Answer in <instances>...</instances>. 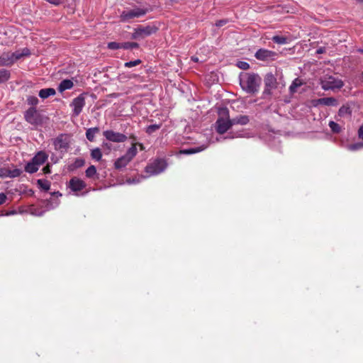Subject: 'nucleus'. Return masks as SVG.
I'll return each instance as SVG.
<instances>
[{"label":"nucleus","mask_w":363,"mask_h":363,"mask_svg":"<svg viewBox=\"0 0 363 363\" xmlns=\"http://www.w3.org/2000/svg\"><path fill=\"white\" fill-rule=\"evenodd\" d=\"M240 85L243 91L255 94L259 90L262 78L255 73L242 72L239 76Z\"/></svg>","instance_id":"1"},{"label":"nucleus","mask_w":363,"mask_h":363,"mask_svg":"<svg viewBox=\"0 0 363 363\" xmlns=\"http://www.w3.org/2000/svg\"><path fill=\"white\" fill-rule=\"evenodd\" d=\"M30 54V50L28 48L16 50L14 52H3L0 56V66H11L18 60L28 56Z\"/></svg>","instance_id":"2"},{"label":"nucleus","mask_w":363,"mask_h":363,"mask_svg":"<svg viewBox=\"0 0 363 363\" xmlns=\"http://www.w3.org/2000/svg\"><path fill=\"white\" fill-rule=\"evenodd\" d=\"M149 9L146 7H134L127 9L121 12L120 15L121 21L128 22L131 19L138 18L144 16Z\"/></svg>","instance_id":"3"},{"label":"nucleus","mask_w":363,"mask_h":363,"mask_svg":"<svg viewBox=\"0 0 363 363\" xmlns=\"http://www.w3.org/2000/svg\"><path fill=\"white\" fill-rule=\"evenodd\" d=\"M138 153L136 144H133L132 146L127 150L125 154L121 157L118 158L114 162V167L117 169H121L125 167L128 163L135 157Z\"/></svg>","instance_id":"4"},{"label":"nucleus","mask_w":363,"mask_h":363,"mask_svg":"<svg viewBox=\"0 0 363 363\" xmlns=\"http://www.w3.org/2000/svg\"><path fill=\"white\" fill-rule=\"evenodd\" d=\"M320 84L322 89L325 91L340 89L344 85L343 82L341 79H337L333 76L324 77L320 80Z\"/></svg>","instance_id":"5"},{"label":"nucleus","mask_w":363,"mask_h":363,"mask_svg":"<svg viewBox=\"0 0 363 363\" xmlns=\"http://www.w3.org/2000/svg\"><path fill=\"white\" fill-rule=\"evenodd\" d=\"M157 28L154 26H140L134 29L132 38L141 40L156 33Z\"/></svg>","instance_id":"6"},{"label":"nucleus","mask_w":363,"mask_h":363,"mask_svg":"<svg viewBox=\"0 0 363 363\" xmlns=\"http://www.w3.org/2000/svg\"><path fill=\"white\" fill-rule=\"evenodd\" d=\"M167 167V163L164 160L157 159L147 164L145 167V172L149 176L156 175L162 172Z\"/></svg>","instance_id":"7"},{"label":"nucleus","mask_w":363,"mask_h":363,"mask_svg":"<svg viewBox=\"0 0 363 363\" xmlns=\"http://www.w3.org/2000/svg\"><path fill=\"white\" fill-rule=\"evenodd\" d=\"M85 106V94H81L77 97L74 98L70 104L72 107V115L78 116L82 111Z\"/></svg>","instance_id":"8"},{"label":"nucleus","mask_w":363,"mask_h":363,"mask_svg":"<svg viewBox=\"0 0 363 363\" xmlns=\"http://www.w3.org/2000/svg\"><path fill=\"white\" fill-rule=\"evenodd\" d=\"M69 136L66 134H61L53 140L55 149L61 152L67 151L69 148Z\"/></svg>","instance_id":"9"},{"label":"nucleus","mask_w":363,"mask_h":363,"mask_svg":"<svg viewBox=\"0 0 363 363\" xmlns=\"http://www.w3.org/2000/svg\"><path fill=\"white\" fill-rule=\"evenodd\" d=\"M106 140L113 143H123L127 140V136L123 133L114 132L113 130H105L103 133Z\"/></svg>","instance_id":"10"},{"label":"nucleus","mask_w":363,"mask_h":363,"mask_svg":"<svg viewBox=\"0 0 363 363\" xmlns=\"http://www.w3.org/2000/svg\"><path fill=\"white\" fill-rule=\"evenodd\" d=\"M277 87V79L272 74H267L264 77V89L263 91L264 95H270L272 90Z\"/></svg>","instance_id":"11"},{"label":"nucleus","mask_w":363,"mask_h":363,"mask_svg":"<svg viewBox=\"0 0 363 363\" xmlns=\"http://www.w3.org/2000/svg\"><path fill=\"white\" fill-rule=\"evenodd\" d=\"M216 131L219 134H223L233 126V123L231 119L219 118L216 122Z\"/></svg>","instance_id":"12"},{"label":"nucleus","mask_w":363,"mask_h":363,"mask_svg":"<svg viewBox=\"0 0 363 363\" xmlns=\"http://www.w3.org/2000/svg\"><path fill=\"white\" fill-rule=\"evenodd\" d=\"M24 118L28 123L32 125L38 124L40 121V116L34 107L28 108L25 112Z\"/></svg>","instance_id":"13"},{"label":"nucleus","mask_w":363,"mask_h":363,"mask_svg":"<svg viewBox=\"0 0 363 363\" xmlns=\"http://www.w3.org/2000/svg\"><path fill=\"white\" fill-rule=\"evenodd\" d=\"M275 55L274 52L264 49L258 50L255 55V57L259 60H273Z\"/></svg>","instance_id":"14"},{"label":"nucleus","mask_w":363,"mask_h":363,"mask_svg":"<svg viewBox=\"0 0 363 363\" xmlns=\"http://www.w3.org/2000/svg\"><path fill=\"white\" fill-rule=\"evenodd\" d=\"M68 186L72 191L77 192L82 190L86 186V184L82 180L73 177L70 179Z\"/></svg>","instance_id":"15"},{"label":"nucleus","mask_w":363,"mask_h":363,"mask_svg":"<svg viewBox=\"0 0 363 363\" xmlns=\"http://www.w3.org/2000/svg\"><path fill=\"white\" fill-rule=\"evenodd\" d=\"M48 160V155L44 152H38L35 157L32 159V161L38 167L42 165Z\"/></svg>","instance_id":"16"},{"label":"nucleus","mask_w":363,"mask_h":363,"mask_svg":"<svg viewBox=\"0 0 363 363\" xmlns=\"http://www.w3.org/2000/svg\"><path fill=\"white\" fill-rule=\"evenodd\" d=\"M317 104L336 106L337 105V101L333 97L320 98L317 100Z\"/></svg>","instance_id":"17"},{"label":"nucleus","mask_w":363,"mask_h":363,"mask_svg":"<svg viewBox=\"0 0 363 363\" xmlns=\"http://www.w3.org/2000/svg\"><path fill=\"white\" fill-rule=\"evenodd\" d=\"M249 121V117L246 115H240L231 119V123H233V125L236 124L244 125L247 124Z\"/></svg>","instance_id":"18"},{"label":"nucleus","mask_w":363,"mask_h":363,"mask_svg":"<svg viewBox=\"0 0 363 363\" xmlns=\"http://www.w3.org/2000/svg\"><path fill=\"white\" fill-rule=\"evenodd\" d=\"M207 147H208V145H202L199 147H191V148H188L186 150H183L181 151V152L182 154H185V155L195 154V153H197V152L204 150L205 149L207 148Z\"/></svg>","instance_id":"19"},{"label":"nucleus","mask_w":363,"mask_h":363,"mask_svg":"<svg viewBox=\"0 0 363 363\" xmlns=\"http://www.w3.org/2000/svg\"><path fill=\"white\" fill-rule=\"evenodd\" d=\"M55 94V89L53 88L42 89L39 91V96L43 99H45L49 96H54Z\"/></svg>","instance_id":"20"},{"label":"nucleus","mask_w":363,"mask_h":363,"mask_svg":"<svg viewBox=\"0 0 363 363\" xmlns=\"http://www.w3.org/2000/svg\"><path fill=\"white\" fill-rule=\"evenodd\" d=\"M74 84L73 82L69 79H64L62 80L58 86V91L60 92H63L64 91L67 89H70L73 87Z\"/></svg>","instance_id":"21"},{"label":"nucleus","mask_w":363,"mask_h":363,"mask_svg":"<svg viewBox=\"0 0 363 363\" xmlns=\"http://www.w3.org/2000/svg\"><path fill=\"white\" fill-rule=\"evenodd\" d=\"M99 132V128L97 127L89 128L86 132V138L92 142L95 138V135Z\"/></svg>","instance_id":"22"},{"label":"nucleus","mask_w":363,"mask_h":363,"mask_svg":"<svg viewBox=\"0 0 363 363\" xmlns=\"http://www.w3.org/2000/svg\"><path fill=\"white\" fill-rule=\"evenodd\" d=\"M39 169L32 160L25 166V171L28 173L33 174L36 172Z\"/></svg>","instance_id":"23"},{"label":"nucleus","mask_w":363,"mask_h":363,"mask_svg":"<svg viewBox=\"0 0 363 363\" xmlns=\"http://www.w3.org/2000/svg\"><path fill=\"white\" fill-rule=\"evenodd\" d=\"M302 85V82L298 78H296L289 86V90L291 94L296 91L297 88Z\"/></svg>","instance_id":"24"},{"label":"nucleus","mask_w":363,"mask_h":363,"mask_svg":"<svg viewBox=\"0 0 363 363\" xmlns=\"http://www.w3.org/2000/svg\"><path fill=\"white\" fill-rule=\"evenodd\" d=\"M9 78L10 72L9 70L4 69H0V84L8 81Z\"/></svg>","instance_id":"25"},{"label":"nucleus","mask_w":363,"mask_h":363,"mask_svg":"<svg viewBox=\"0 0 363 363\" xmlns=\"http://www.w3.org/2000/svg\"><path fill=\"white\" fill-rule=\"evenodd\" d=\"M21 169L14 168L13 169H8L7 177L15 178L19 177L22 174Z\"/></svg>","instance_id":"26"},{"label":"nucleus","mask_w":363,"mask_h":363,"mask_svg":"<svg viewBox=\"0 0 363 363\" xmlns=\"http://www.w3.org/2000/svg\"><path fill=\"white\" fill-rule=\"evenodd\" d=\"M37 184L40 186V188L45 191H48L50 188V182H48V180L38 179L37 181Z\"/></svg>","instance_id":"27"},{"label":"nucleus","mask_w":363,"mask_h":363,"mask_svg":"<svg viewBox=\"0 0 363 363\" xmlns=\"http://www.w3.org/2000/svg\"><path fill=\"white\" fill-rule=\"evenodd\" d=\"M91 156L93 159L96 160V161L101 160L102 157V153L101 150L98 147L93 149L91 152Z\"/></svg>","instance_id":"28"},{"label":"nucleus","mask_w":363,"mask_h":363,"mask_svg":"<svg viewBox=\"0 0 363 363\" xmlns=\"http://www.w3.org/2000/svg\"><path fill=\"white\" fill-rule=\"evenodd\" d=\"M272 40L279 45H284L287 43V38L281 35H274L272 37Z\"/></svg>","instance_id":"29"},{"label":"nucleus","mask_w":363,"mask_h":363,"mask_svg":"<svg viewBox=\"0 0 363 363\" xmlns=\"http://www.w3.org/2000/svg\"><path fill=\"white\" fill-rule=\"evenodd\" d=\"M138 47H139V45L137 43H134V42H132V43L127 42V43H122V48L125 49V50L138 48Z\"/></svg>","instance_id":"30"},{"label":"nucleus","mask_w":363,"mask_h":363,"mask_svg":"<svg viewBox=\"0 0 363 363\" xmlns=\"http://www.w3.org/2000/svg\"><path fill=\"white\" fill-rule=\"evenodd\" d=\"M84 164V160L81 158H77L74 162L70 166V167L73 169H77L82 167Z\"/></svg>","instance_id":"31"},{"label":"nucleus","mask_w":363,"mask_h":363,"mask_svg":"<svg viewBox=\"0 0 363 363\" xmlns=\"http://www.w3.org/2000/svg\"><path fill=\"white\" fill-rule=\"evenodd\" d=\"M351 113V111L349 107L342 106L338 111V114L340 116L343 117L346 115H350Z\"/></svg>","instance_id":"32"},{"label":"nucleus","mask_w":363,"mask_h":363,"mask_svg":"<svg viewBox=\"0 0 363 363\" xmlns=\"http://www.w3.org/2000/svg\"><path fill=\"white\" fill-rule=\"evenodd\" d=\"M160 127H161L160 124V125H157V124L150 125L147 127L146 133L147 134H152L154 132H155L156 130H159L160 128Z\"/></svg>","instance_id":"33"},{"label":"nucleus","mask_w":363,"mask_h":363,"mask_svg":"<svg viewBox=\"0 0 363 363\" xmlns=\"http://www.w3.org/2000/svg\"><path fill=\"white\" fill-rule=\"evenodd\" d=\"M363 147V143H357L351 144L347 146V150L350 151H356Z\"/></svg>","instance_id":"34"},{"label":"nucleus","mask_w":363,"mask_h":363,"mask_svg":"<svg viewBox=\"0 0 363 363\" xmlns=\"http://www.w3.org/2000/svg\"><path fill=\"white\" fill-rule=\"evenodd\" d=\"M96 174V169L94 165H91L86 170V176L87 177H92Z\"/></svg>","instance_id":"35"},{"label":"nucleus","mask_w":363,"mask_h":363,"mask_svg":"<svg viewBox=\"0 0 363 363\" xmlns=\"http://www.w3.org/2000/svg\"><path fill=\"white\" fill-rule=\"evenodd\" d=\"M329 127L333 133H337L340 131V125L334 121H330Z\"/></svg>","instance_id":"36"},{"label":"nucleus","mask_w":363,"mask_h":363,"mask_svg":"<svg viewBox=\"0 0 363 363\" xmlns=\"http://www.w3.org/2000/svg\"><path fill=\"white\" fill-rule=\"evenodd\" d=\"M107 47L110 50H118L122 48V43L116 42H110L108 43Z\"/></svg>","instance_id":"37"},{"label":"nucleus","mask_w":363,"mask_h":363,"mask_svg":"<svg viewBox=\"0 0 363 363\" xmlns=\"http://www.w3.org/2000/svg\"><path fill=\"white\" fill-rule=\"evenodd\" d=\"M27 103L30 106H35L38 104V99L36 96H29L27 98Z\"/></svg>","instance_id":"38"},{"label":"nucleus","mask_w":363,"mask_h":363,"mask_svg":"<svg viewBox=\"0 0 363 363\" xmlns=\"http://www.w3.org/2000/svg\"><path fill=\"white\" fill-rule=\"evenodd\" d=\"M141 63L140 60H135L134 61H130L125 63L124 66L125 67H132L134 66H137Z\"/></svg>","instance_id":"39"},{"label":"nucleus","mask_w":363,"mask_h":363,"mask_svg":"<svg viewBox=\"0 0 363 363\" xmlns=\"http://www.w3.org/2000/svg\"><path fill=\"white\" fill-rule=\"evenodd\" d=\"M237 66L243 70H247L250 68V65L247 62L240 61L237 63Z\"/></svg>","instance_id":"40"},{"label":"nucleus","mask_w":363,"mask_h":363,"mask_svg":"<svg viewBox=\"0 0 363 363\" xmlns=\"http://www.w3.org/2000/svg\"><path fill=\"white\" fill-rule=\"evenodd\" d=\"M8 169L9 168L0 166V178L7 177Z\"/></svg>","instance_id":"41"},{"label":"nucleus","mask_w":363,"mask_h":363,"mask_svg":"<svg viewBox=\"0 0 363 363\" xmlns=\"http://www.w3.org/2000/svg\"><path fill=\"white\" fill-rule=\"evenodd\" d=\"M6 199H7V196H6V194L1 193L0 194V205L4 203L5 201H6Z\"/></svg>","instance_id":"42"},{"label":"nucleus","mask_w":363,"mask_h":363,"mask_svg":"<svg viewBox=\"0 0 363 363\" xmlns=\"http://www.w3.org/2000/svg\"><path fill=\"white\" fill-rule=\"evenodd\" d=\"M227 22H228L227 20H220L216 22V26L217 27H221V26H224L225 24H226Z\"/></svg>","instance_id":"43"},{"label":"nucleus","mask_w":363,"mask_h":363,"mask_svg":"<svg viewBox=\"0 0 363 363\" xmlns=\"http://www.w3.org/2000/svg\"><path fill=\"white\" fill-rule=\"evenodd\" d=\"M358 136L360 139L363 140V124L359 127L358 130Z\"/></svg>","instance_id":"44"},{"label":"nucleus","mask_w":363,"mask_h":363,"mask_svg":"<svg viewBox=\"0 0 363 363\" xmlns=\"http://www.w3.org/2000/svg\"><path fill=\"white\" fill-rule=\"evenodd\" d=\"M43 172L44 174H50L51 172L50 165L48 164L45 167H44L43 168Z\"/></svg>","instance_id":"45"},{"label":"nucleus","mask_w":363,"mask_h":363,"mask_svg":"<svg viewBox=\"0 0 363 363\" xmlns=\"http://www.w3.org/2000/svg\"><path fill=\"white\" fill-rule=\"evenodd\" d=\"M242 135H240V134H238V135H233L232 133H230L228 136L225 137L224 138L225 139H227V138H230V139H233V138H235L236 137H242Z\"/></svg>","instance_id":"46"},{"label":"nucleus","mask_w":363,"mask_h":363,"mask_svg":"<svg viewBox=\"0 0 363 363\" xmlns=\"http://www.w3.org/2000/svg\"><path fill=\"white\" fill-rule=\"evenodd\" d=\"M47 1L54 5H59L60 4V0H47Z\"/></svg>","instance_id":"47"},{"label":"nucleus","mask_w":363,"mask_h":363,"mask_svg":"<svg viewBox=\"0 0 363 363\" xmlns=\"http://www.w3.org/2000/svg\"><path fill=\"white\" fill-rule=\"evenodd\" d=\"M135 144H136V145H138V146L140 147V149L141 150H144V146H143V145L142 143H135Z\"/></svg>","instance_id":"48"},{"label":"nucleus","mask_w":363,"mask_h":363,"mask_svg":"<svg viewBox=\"0 0 363 363\" xmlns=\"http://www.w3.org/2000/svg\"><path fill=\"white\" fill-rule=\"evenodd\" d=\"M14 213H16V212H15V211H11V212L6 213V216H9V215H13V214H14Z\"/></svg>","instance_id":"49"},{"label":"nucleus","mask_w":363,"mask_h":363,"mask_svg":"<svg viewBox=\"0 0 363 363\" xmlns=\"http://www.w3.org/2000/svg\"><path fill=\"white\" fill-rule=\"evenodd\" d=\"M192 60H193L194 61H195V62H197V61H198V58H197V57H192Z\"/></svg>","instance_id":"50"},{"label":"nucleus","mask_w":363,"mask_h":363,"mask_svg":"<svg viewBox=\"0 0 363 363\" xmlns=\"http://www.w3.org/2000/svg\"><path fill=\"white\" fill-rule=\"evenodd\" d=\"M361 79H362V81L363 82V72H362V74H361Z\"/></svg>","instance_id":"51"}]
</instances>
